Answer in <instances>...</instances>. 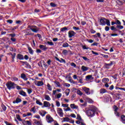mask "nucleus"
<instances>
[{
  "label": "nucleus",
  "mask_w": 125,
  "mask_h": 125,
  "mask_svg": "<svg viewBox=\"0 0 125 125\" xmlns=\"http://www.w3.org/2000/svg\"><path fill=\"white\" fill-rule=\"evenodd\" d=\"M70 108H71V109H79V106L78 105H76L75 104H71L70 105Z\"/></svg>",
  "instance_id": "obj_15"
},
{
  "label": "nucleus",
  "mask_w": 125,
  "mask_h": 125,
  "mask_svg": "<svg viewBox=\"0 0 125 125\" xmlns=\"http://www.w3.org/2000/svg\"><path fill=\"white\" fill-rule=\"evenodd\" d=\"M17 119L20 122H22V119H21V117H20V115H17Z\"/></svg>",
  "instance_id": "obj_38"
},
{
  "label": "nucleus",
  "mask_w": 125,
  "mask_h": 125,
  "mask_svg": "<svg viewBox=\"0 0 125 125\" xmlns=\"http://www.w3.org/2000/svg\"><path fill=\"white\" fill-rule=\"evenodd\" d=\"M69 82L71 83H73V84H75L76 83V82H75V81L71 79H70L69 80H68Z\"/></svg>",
  "instance_id": "obj_54"
},
{
  "label": "nucleus",
  "mask_w": 125,
  "mask_h": 125,
  "mask_svg": "<svg viewBox=\"0 0 125 125\" xmlns=\"http://www.w3.org/2000/svg\"><path fill=\"white\" fill-rule=\"evenodd\" d=\"M17 58H18L20 60H23V59H24V57L21 54H18Z\"/></svg>",
  "instance_id": "obj_20"
},
{
  "label": "nucleus",
  "mask_w": 125,
  "mask_h": 125,
  "mask_svg": "<svg viewBox=\"0 0 125 125\" xmlns=\"http://www.w3.org/2000/svg\"><path fill=\"white\" fill-rule=\"evenodd\" d=\"M87 101L88 103H93V101L91 99H90V98H88L87 99Z\"/></svg>",
  "instance_id": "obj_41"
},
{
  "label": "nucleus",
  "mask_w": 125,
  "mask_h": 125,
  "mask_svg": "<svg viewBox=\"0 0 125 125\" xmlns=\"http://www.w3.org/2000/svg\"><path fill=\"white\" fill-rule=\"evenodd\" d=\"M16 85L17 84H15V83L11 81L8 82L6 84L7 88H8L9 90H11V89H14V88L16 87Z\"/></svg>",
  "instance_id": "obj_2"
},
{
  "label": "nucleus",
  "mask_w": 125,
  "mask_h": 125,
  "mask_svg": "<svg viewBox=\"0 0 125 125\" xmlns=\"http://www.w3.org/2000/svg\"><path fill=\"white\" fill-rule=\"evenodd\" d=\"M100 93L103 94V93H106L107 90L104 88H102L100 91Z\"/></svg>",
  "instance_id": "obj_24"
},
{
  "label": "nucleus",
  "mask_w": 125,
  "mask_h": 125,
  "mask_svg": "<svg viewBox=\"0 0 125 125\" xmlns=\"http://www.w3.org/2000/svg\"><path fill=\"white\" fill-rule=\"evenodd\" d=\"M63 122H67V123H69L70 122V118L68 117H65L63 118Z\"/></svg>",
  "instance_id": "obj_31"
},
{
  "label": "nucleus",
  "mask_w": 125,
  "mask_h": 125,
  "mask_svg": "<svg viewBox=\"0 0 125 125\" xmlns=\"http://www.w3.org/2000/svg\"><path fill=\"white\" fill-rule=\"evenodd\" d=\"M70 117H71L72 118H75L76 117V115L74 113H71L70 114Z\"/></svg>",
  "instance_id": "obj_62"
},
{
  "label": "nucleus",
  "mask_w": 125,
  "mask_h": 125,
  "mask_svg": "<svg viewBox=\"0 0 125 125\" xmlns=\"http://www.w3.org/2000/svg\"><path fill=\"white\" fill-rule=\"evenodd\" d=\"M75 35H76V33L73 30H70L68 32L69 38H73V37H74V36H75Z\"/></svg>",
  "instance_id": "obj_10"
},
{
  "label": "nucleus",
  "mask_w": 125,
  "mask_h": 125,
  "mask_svg": "<svg viewBox=\"0 0 125 125\" xmlns=\"http://www.w3.org/2000/svg\"><path fill=\"white\" fill-rule=\"evenodd\" d=\"M113 108L114 109V111H118V110H119V108H118V106L114 105L113 106Z\"/></svg>",
  "instance_id": "obj_61"
},
{
  "label": "nucleus",
  "mask_w": 125,
  "mask_h": 125,
  "mask_svg": "<svg viewBox=\"0 0 125 125\" xmlns=\"http://www.w3.org/2000/svg\"><path fill=\"white\" fill-rule=\"evenodd\" d=\"M49 65H50V63H43V66L44 67H45V68H47V67H48V66H49Z\"/></svg>",
  "instance_id": "obj_39"
},
{
  "label": "nucleus",
  "mask_w": 125,
  "mask_h": 125,
  "mask_svg": "<svg viewBox=\"0 0 125 125\" xmlns=\"http://www.w3.org/2000/svg\"><path fill=\"white\" fill-rule=\"evenodd\" d=\"M112 66V63H105L104 65V68H106V69H109L110 67Z\"/></svg>",
  "instance_id": "obj_21"
},
{
  "label": "nucleus",
  "mask_w": 125,
  "mask_h": 125,
  "mask_svg": "<svg viewBox=\"0 0 125 125\" xmlns=\"http://www.w3.org/2000/svg\"><path fill=\"white\" fill-rule=\"evenodd\" d=\"M115 24L116 25H121L122 23H121V21H120L117 20L116 21Z\"/></svg>",
  "instance_id": "obj_48"
},
{
  "label": "nucleus",
  "mask_w": 125,
  "mask_h": 125,
  "mask_svg": "<svg viewBox=\"0 0 125 125\" xmlns=\"http://www.w3.org/2000/svg\"><path fill=\"white\" fill-rule=\"evenodd\" d=\"M39 47L42 49V50H46V47L43 45H40Z\"/></svg>",
  "instance_id": "obj_23"
},
{
  "label": "nucleus",
  "mask_w": 125,
  "mask_h": 125,
  "mask_svg": "<svg viewBox=\"0 0 125 125\" xmlns=\"http://www.w3.org/2000/svg\"><path fill=\"white\" fill-rule=\"evenodd\" d=\"M88 69H89V68L85 67L84 66H82L81 67V69L82 70V71H83V72H85V71H87Z\"/></svg>",
  "instance_id": "obj_17"
},
{
  "label": "nucleus",
  "mask_w": 125,
  "mask_h": 125,
  "mask_svg": "<svg viewBox=\"0 0 125 125\" xmlns=\"http://www.w3.org/2000/svg\"><path fill=\"white\" fill-rule=\"evenodd\" d=\"M51 106L50 103L48 102L44 101L43 102V106L46 108L50 107Z\"/></svg>",
  "instance_id": "obj_13"
},
{
  "label": "nucleus",
  "mask_w": 125,
  "mask_h": 125,
  "mask_svg": "<svg viewBox=\"0 0 125 125\" xmlns=\"http://www.w3.org/2000/svg\"><path fill=\"white\" fill-rule=\"evenodd\" d=\"M80 125H86L85 123H84V122L83 121V120H81V122L80 123Z\"/></svg>",
  "instance_id": "obj_58"
},
{
  "label": "nucleus",
  "mask_w": 125,
  "mask_h": 125,
  "mask_svg": "<svg viewBox=\"0 0 125 125\" xmlns=\"http://www.w3.org/2000/svg\"><path fill=\"white\" fill-rule=\"evenodd\" d=\"M62 107H64V108H67V107H69V104H62Z\"/></svg>",
  "instance_id": "obj_46"
},
{
  "label": "nucleus",
  "mask_w": 125,
  "mask_h": 125,
  "mask_svg": "<svg viewBox=\"0 0 125 125\" xmlns=\"http://www.w3.org/2000/svg\"><path fill=\"white\" fill-rule=\"evenodd\" d=\"M56 106H57V107H60V103L59 102L57 101V102H56Z\"/></svg>",
  "instance_id": "obj_60"
},
{
  "label": "nucleus",
  "mask_w": 125,
  "mask_h": 125,
  "mask_svg": "<svg viewBox=\"0 0 125 125\" xmlns=\"http://www.w3.org/2000/svg\"><path fill=\"white\" fill-rule=\"evenodd\" d=\"M20 102H22V100L19 98H17L15 101L13 102V103L15 104V103H20Z\"/></svg>",
  "instance_id": "obj_16"
},
{
  "label": "nucleus",
  "mask_w": 125,
  "mask_h": 125,
  "mask_svg": "<svg viewBox=\"0 0 125 125\" xmlns=\"http://www.w3.org/2000/svg\"><path fill=\"white\" fill-rule=\"evenodd\" d=\"M82 89L83 91H84V92L87 95H90V94H93V92H94V91H93V90H91L90 91V89L86 87H82Z\"/></svg>",
  "instance_id": "obj_3"
},
{
  "label": "nucleus",
  "mask_w": 125,
  "mask_h": 125,
  "mask_svg": "<svg viewBox=\"0 0 125 125\" xmlns=\"http://www.w3.org/2000/svg\"><path fill=\"white\" fill-rule=\"evenodd\" d=\"M70 92H71V90H70V89H66L65 91L66 96H68L70 94Z\"/></svg>",
  "instance_id": "obj_19"
},
{
  "label": "nucleus",
  "mask_w": 125,
  "mask_h": 125,
  "mask_svg": "<svg viewBox=\"0 0 125 125\" xmlns=\"http://www.w3.org/2000/svg\"><path fill=\"white\" fill-rule=\"evenodd\" d=\"M117 28H119V29H124V26H123V25H117Z\"/></svg>",
  "instance_id": "obj_56"
},
{
  "label": "nucleus",
  "mask_w": 125,
  "mask_h": 125,
  "mask_svg": "<svg viewBox=\"0 0 125 125\" xmlns=\"http://www.w3.org/2000/svg\"><path fill=\"white\" fill-rule=\"evenodd\" d=\"M23 65H24L26 68H27V69H31V65L28 63H24Z\"/></svg>",
  "instance_id": "obj_18"
},
{
  "label": "nucleus",
  "mask_w": 125,
  "mask_h": 125,
  "mask_svg": "<svg viewBox=\"0 0 125 125\" xmlns=\"http://www.w3.org/2000/svg\"><path fill=\"white\" fill-rule=\"evenodd\" d=\"M50 5H51V6H52V7H55V6H56V4L52 2L50 3Z\"/></svg>",
  "instance_id": "obj_52"
},
{
  "label": "nucleus",
  "mask_w": 125,
  "mask_h": 125,
  "mask_svg": "<svg viewBox=\"0 0 125 125\" xmlns=\"http://www.w3.org/2000/svg\"><path fill=\"white\" fill-rule=\"evenodd\" d=\"M62 53L64 55H66L67 54V53H68V51H67L66 50H63L62 51Z\"/></svg>",
  "instance_id": "obj_53"
},
{
  "label": "nucleus",
  "mask_w": 125,
  "mask_h": 125,
  "mask_svg": "<svg viewBox=\"0 0 125 125\" xmlns=\"http://www.w3.org/2000/svg\"><path fill=\"white\" fill-rule=\"evenodd\" d=\"M103 83H106V82H109V79L108 78H104L102 79Z\"/></svg>",
  "instance_id": "obj_36"
},
{
  "label": "nucleus",
  "mask_w": 125,
  "mask_h": 125,
  "mask_svg": "<svg viewBox=\"0 0 125 125\" xmlns=\"http://www.w3.org/2000/svg\"><path fill=\"white\" fill-rule=\"evenodd\" d=\"M64 111L65 112H68V111H71V108L69 106L67 107L66 108L63 109Z\"/></svg>",
  "instance_id": "obj_42"
},
{
  "label": "nucleus",
  "mask_w": 125,
  "mask_h": 125,
  "mask_svg": "<svg viewBox=\"0 0 125 125\" xmlns=\"http://www.w3.org/2000/svg\"><path fill=\"white\" fill-rule=\"evenodd\" d=\"M19 94H20V95H21L22 96H23V97H27V94L26 93V92H25L24 91H23V90H21L19 92Z\"/></svg>",
  "instance_id": "obj_12"
},
{
  "label": "nucleus",
  "mask_w": 125,
  "mask_h": 125,
  "mask_svg": "<svg viewBox=\"0 0 125 125\" xmlns=\"http://www.w3.org/2000/svg\"><path fill=\"white\" fill-rule=\"evenodd\" d=\"M62 96V94L59 93V94H57L56 98H57L58 99H59V98H61Z\"/></svg>",
  "instance_id": "obj_37"
},
{
  "label": "nucleus",
  "mask_w": 125,
  "mask_h": 125,
  "mask_svg": "<svg viewBox=\"0 0 125 125\" xmlns=\"http://www.w3.org/2000/svg\"><path fill=\"white\" fill-rule=\"evenodd\" d=\"M34 118H36V119H38V120H42L41 119V116L39 115H36L34 116Z\"/></svg>",
  "instance_id": "obj_40"
},
{
  "label": "nucleus",
  "mask_w": 125,
  "mask_h": 125,
  "mask_svg": "<svg viewBox=\"0 0 125 125\" xmlns=\"http://www.w3.org/2000/svg\"><path fill=\"white\" fill-rule=\"evenodd\" d=\"M76 113L77 114V120H82L83 119H82V117H81V115H80V114H78L77 112H76Z\"/></svg>",
  "instance_id": "obj_29"
},
{
  "label": "nucleus",
  "mask_w": 125,
  "mask_h": 125,
  "mask_svg": "<svg viewBox=\"0 0 125 125\" xmlns=\"http://www.w3.org/2000/svg\"><path fill=\"white\" fill-rule=\"evenodd\" d=\"M121 122H122L123 124H125V115H122L121 116Z\"/></svg>",
  "instance_id": "obj_26"
},
{
  "label": "nucleus",
  "mask_w": 125,
  "mask_h": 125,
  "mask_svg": "<svg viewBox=\"0 0 125 125\" xmlns=\"http://www.w3.org/2000/svg\"><path fill=\"white\" fill-rule=\"evenodd\" d=\"M116 89H120V90H124V91H125V88L116 87Z\"/></svg>",
  "instance_id": "obj_51"
},
{
  "label": "nucleus",
  "mask_w": 125,
  "mask_h": 125,
  "mask_svg": "<svg viewBox=\"0 0 125 125\" xmlns=\"http://www.w3.org/2000/svg\"><path fill=\"white\" fill-rule=\"evenodd\" d=\"M57 113L59 115L60 117L62 118L64 116V113H63V110L62 108H57Z\"/></svg>",
  "instance_id": "obj_5"
},
{
  "label": "nucleus",
  "mask_w": 125,
  "mask_h": 125,
  "mask_svg": "<svg viewBox=\"0 0 125 125\" xmlns=\"http://www.w3.org/2000/svg\"><path fill=\"white\" fill-rule=\"evenodd\" d=\"M106 24L107 26H111V23L110 22V21H109L108 20L106 19Z\"/></svg>",
  "instance_id": "obj_45"
},
{
  "label": "nucleus",
  "mask_w": 125,
  "mask_h": 125,
  "mask_svg": "<svg viewBox=\"0 0 125 125\" xmlns=\"http://www.w3.org/2000/svg\"><path fill=\"white\" fill-rule=\"evenodd\" d=\"M92 78V75H88L86 76V80H90Z\"/></svg>",
  "instance_id": "obj_47"
},
{
  "label": "nucleus",
  "mask_w": 125,
  "mask_h": 125,
  "mask_svg": "<svg viewBox=\"0 0 125 125\" xmlns=\"http://www.w3.org/2000/svg\"><path fill=\"white\" fill-rule=\"evenodd\" d=\"M11 81H12V82H18V78L16 77H13L11 78Z\"/></svg>",
  "instance_id": "obj_32"
},
{
  "label": "nucleus",
  "mask_w": 125,
  "mask_h": 125,
  "mask_svg": "<svg viewBox=\"0 0 125 125\" xmlns=\"http://www.w3.org/2000/svg\"><path fill=\"white\" fill-rule=\"evenodd\" d=\"M47 87L48 90H49L50 91H51V90H52V88L51 87V86L50 85V84H49V83H47Z\"/></svg>",
  "instance_id": "obj_30"
},
{
  "label": "nucleus",
  "mask_w": 125,
  "mask_h": 125,
  "mask_svg": "<svg viewBox=\"0 0 125 125\" xmlns=\"http://www.w3.org/2000/svg\"><path fill=\"white\" fill-rule=\"evenodd\" d=\"M28 50H29V53H30V54H33V50L32 49V48H29Z\"/></svg>",
  "instance_id": "obj_57"
},
{
  "label": "nucleus",
  "mask_w": 125,
  "mask_h": 125,
  "mask_svg": "<svg viewBox=\"0 0 125 125\" xmlns=\"http://www.w3.org/2000/svg\"><path fill=\"white\" fill-rule=\"evenodd\" d=\"M117 3H118V4H119V5H122L123 4V1H121L120 0H117Z\"/></svg>",
  "instance_id": "obj_50"
},
{
  "label": "nucleus",
  "mask_w": 125,
  "mask_h": 125,
  "mask_svg": "<svg viewBox=\"0 0 125 125\" xmlns=\"http://www.w3.org/2000/svg\"><path fill=\"white\" fill-rule=\"evenodd\" d=\"M107 21V19H101L100 20V25L102 26H105L106 25V21Z\"/></svg>",
  "instance_id": "obj_6"
},
{
  "label": "nucleus",
  "mask_w": 125,
  "mask_h": 125,
  "mask_svg": "<svg viewBox=\"0 0 125 125\" xmlns=\"http://www.w3.org/2000/svg\"><path fill=\"white\" fill-rule=\"evenodd\" d=\"M21 77L22 79L24 81H27L28 78L26 76V75L24 73H22L21 74Z\"/></svg>",
  "instance_id": "obj_14"
},
{
  "label": "nucleus",
  "mask_w": 125,
  "mask_h": 125,
  "mask_svg": "<svg viewBox=\"0 0 125 125\" xmlns=\"http://www.w3.org/2000/svg\"><path fill=\"white\" fill-rule=\"evenodd\" d=\"M96 111H97V108L94 106H93L90 109L86 110L85 113L88 117L92 118L95 116V112H96Z\"/></svg>",
  "instance_id": "obj_1"
},
{
  "label": "nucleus",
  "mask_w": 125,
  "mask_h": 125,
  "mask_svg": "<svg viewBox=\"0 0 125 125\" xmlns=\"http://www.w3.org/2000/svg\"><path fill=\"white\" fill-rule=\"evenodd\" d=\"M25 124L27 125H32V121H25Z\"/></svg>",
  "instance_id": "obj_35"
},
{
  "label": "nucleus",
  "mask_w": 125,
  "mask_h": 125,
  "mask_svg": "<svg viewBox=\"0 0 125 125\" xmlns=\"http://www.w3.org/2000/svg\"><path fill=\"white\" fill-rule=\"evenodd\" d=\"M73 30H75V31H79V30H80L79 27H77L76 26H73Z\"/></svg>",
  "instance_id": "obj_49"
},
{
  "label": "nucleus",
  "mask_w": 125,
  "mask_h": 125,
  "mask_svg": "<svg viewBox=\"0 0 125 125\" xmlns=\"http://www.w3.org/2000/svg\"><path fill=\"white\" fill-rule=\"evenodd\" d=\"M30 30H31V31H32V32H33L34 33H37L39 31V29L38 28V27H36L35 26H31L30 27Z\"/></svg>",
  "instance_id": "obj_11"
},
{
  "label": "nucleus",
  "mask_w": 125,
  "mask_h": 125,
  "mask_svg": "<svg viewBox=\"0 0 125 125\" xmlns=\"http://www.w3.org/2000/svg\"><path fill=\"white\" fill-rule=\"evenodd\" d=\"M61 32H65V31H68V28L66 27H63L61 29Z\"/></svg>",
  "instance_id": "obj_33"
},
{
  "label": "nucleus",
  "mask_w": 125,
  "mask_h": 125,
  "mask_svg": "<svg viewBox=\"0 0 125 125\" xmlns=\"http://www.w3.org/2000/svg\"><path fill=\"white\" fill-rule=\"evenodd\" d=\"M44 98L45 100H47V101H50L51 100V98H50V97H49L48 95H45Z\"/></svg>",
  "instance_id": "obj_22"
},
{
  "label": "nucleus",
  "mask_w": 125,
  "mask_h": 125,
  "mask_svg": "<svg viewBox=\"0 0 125 125\" xmlns=\"http://www.w3.org/2000/svg\"><path fill=\"white\" fill-rule=\"evenodd\" d=\"M36 103L40 106H42V103L41 102V101H40L39 100H36Z\"/></svg>",
  "instance_id": "obj_25"
},
{
  "label": "nucleus",
  "mask_w": 125,
  "mask_h": 125,
  "mask_svg": "<svg viewBox=\"0 0 125 125\" xmlns=\"http://www.w3.org/2000/svg\"><path fill=\"white\" fill-rule=\"evenodd\" d=\"M35 83L37 86H42L43 85V82L42 81H37L35 82Z\"/></svg>",
  "instance_id": "obj_8"
},
{
  "label": "nucleus",
  "mask_w": 125,
  "mask_h": 125,
  "mask_svg": "<svg viewBox=\"0 0 125 125\" xmlns=\"http://www.w3.org/2000/svg\"><path fill=\"white\" fill-rule=\"evenodd\" d=\"M56 60H57L58 61H59V62H60L61 63H65V62H66L65 61V60H63V59H61V60H59V59H58V58H56Z\"/></svg>",
  "instance_id": "obj_27"
},
{
  "label": "nucleus",
  "mask_w": 125,
  "mask_h": 125,
  "mask_svg": "<svg viewBox=\"0 0 125 125\" xmlns=\"http://www.w3.org/2000/svg\"><path fill=\"white\" fill-rule=\"evenodd\" d=\"M82 47L83 49H89V48L87 47V46L85 45H82Z\"/></svg>",
  "instance_id": "obj_59"
},
{
  "label": "nucleus",
  "mask_w": 125,
  "mask_h": 125,
  "mask_svg": "<svg viewBox=\"0 0 125 125\" xmlns=\"http://www.w3.org/2000/svg\"><path fill=\"white\" fill-rule=\"evenodd\" d=\"M81 122H82V120L77 121H76V124H77V125H80Z\"/></svg>",
  "instance_id": "obj_63"
},
{
  "label": "nucleus",
  "mask_w": 125,
  "mask_h": 125,
  "mask_svg": "<svg viewBox=\"0 0 125 125\" xmlns=\"http://www.w3.org/2000/svg\"><path fill=\"white\" fill-rule=\"evenodd\" d=\"M45 118H46V121L47 123H48V124H51V123H52V122L54 121L53 120V118L49 114H47Z\"/></svg>",
  "instance_id": "obj_4"
},
{
  "label": "nucleus",
  "mask_w": 125,
  "mask_h": 125,
  "mask_svg": "<svg viewBox=\"0 0 125 125\" xmlns=\"http://www.w3.org/2000/svg\"><path fill=\"white\" fill-rule=\"evenodd\" d=\"M39 114L40 116H42V117H44L46 114H47V112L45 111V110H42L39 111Z\"/></svg>",
  "instance_id": "obj_9"
},
{
  "label": "nucleus",
  "mask_w": 125,
  "mask_h": 125,
  "mask_svg": "<svg viewBox=\"0 0 125 125\" xmlns=\"http://www.w3.org/2000/svg\"><path fill=\"white\" fill-rule=\"evenodd\" d=\"M1 108L3 110L6 111V106H5V105H4V104L1 105Z\"/></svg>",
  "instance_id": "obj_44"
},
{
  "label": "nucleus",
  "mask_w": 125,
  "mask_h": 125,
  "mask_svg": "<svg viewBox=\"0 0 125 125\" xmlns=\"http://www.w3.org/2000/svg\"><path fill=\"white\" fill-rule=\"evenodd\" d=\"M68 46H69V44H68L67 42H64L62 44L63 47H68Z\"/></svg>",
  "instance_id": "obj_34"
},
{
  "label": "nucleus",
  "mask_w": 125,
  "mask_h": 125,
  "mask_svg": "<svg viewBox=\"0 0 125 125\" xmlns=\"http://www.w3.org/2000/svg\"><path fill=\"white\" fill-rule=\"evenodd\" d=\"M39 111V108L37 106H33L30 109V112H32L33 114H36Z\"/></svg>",
  "instance_id": "obj_7"
},
{
  "label": "nucleus",
  "mask_w": 125,
  "mask_h": 125,
  "mask_svg": "<svg viewBox=\"0 0 125 125\" xmlns=\"http://www.w3.org/2000/svg\"><path fill=\"white\" fill-rule=\"evenodd\" d=\"M77 93L78 94V95H80V96H82V95L83 94V93L82 92V91L80 90H77Z\"/></svg>",
  "instance_id": "obj_28"
},
{
  "label": "nucleus",
  "mask_w": 125,
  "mask_h": 125,
  "mask_svg": "<svg viewBox=\"0 0 125 125\" xmlns=\"http://www.w3.org/2000/svg\"><path fill=\"white\" fill-rule=\"evenodd\" d=\"M55 83L56 84L58 87H61V85H60V83L59 82H55Z\"/></svg>",
  "instance_id": "obj_43"
},
{
  "label": "nucleus",
  "mask_w": 125,
  "mask_h": 125,
  "mask_svg": "<svg viewBox=\"0 0 125 125\" xmlns=\"http://www.w3.org/2000/svg\"><path fill=\"white\" fill-rule=\"evenodd\" d=\"M33 90L31 89H27V92L28 93V94H31V93H32Z\"/></svg>",
  "instance_id": "obj_55"
},
{
  "label": "nucleus",
  "mask_w": 125,
  "mask_h": 125,
  "mask_svg": "<svg viewBox=\"0 0 125 125\" xmlns=\"http://www.w3.org/2000/svg\"><path fill=\"white\" fill-rule=\"evenodd\" d=\"M33 114L31 112H27L26 113V115L27 117H29L30 116H32Z\"/></svg>",
  "instance_id": "obj_64"
}]
</instances>
